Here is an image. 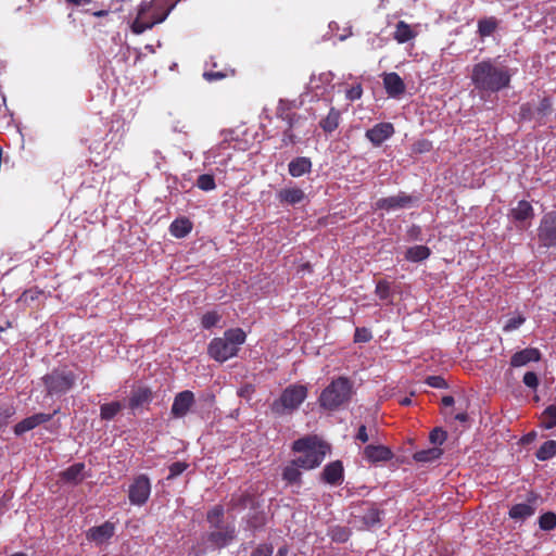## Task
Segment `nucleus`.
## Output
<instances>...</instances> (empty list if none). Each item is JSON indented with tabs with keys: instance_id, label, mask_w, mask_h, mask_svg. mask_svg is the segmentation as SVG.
Here are the masks:
<instances>
[{
	"instance_id": "1",
	"label": "nucleus",
	"mask_w": 556,
	"mask_h": 556,
	"mask_svg": "<svg viewBox=\"0 0 556 556\" xmlns=\"http://www.w3.org/2000/svg\"><path fill=\"white\" fill-rule=\"evenodd\" d=\"M513 73L507 65L497 64L492 59L476 63L471 68L470 80L479 93H497L510 86Z\"/></svg>"
},
{
	"instance_id": "2",
	"label": "nucleus",
	"mask_w": 556,
	"mask_h": 556,
	"mask_svg": "<svg viewBox=\"0 0 556 556\" xmlns=\"http://www.w3.org/2000/svg\"><path fill=\"white\" fill-rule=\"evenodd\" d=\"M292 450L301 455L295 459V464L304 470L317 468L330 452V446L319 440L316 435H306L295 440Z\"/></svg>"
},
{
	"instance_id": "3",
	"label": "nucleus",
	"mask_w": 556,
	"mask_h": 556,
	"mask_svg": "<svg viewBox=\"0 0 556 556\" xmlns=\"http://www.w3.org/2000/svg\"><path fill=\"white\" fill-rule=\"evenodd\" d=\"M245 338L247 334L241 328L228 329L223 338H214L210 342L207 353L219 363L226 362L238 354L239 346L245 342Z\"/></svg>"
},
{
	"instance_id": "4",
	"label": "nucleus",
	"mask_w": 556,
	"mask_h": 556,
	"mask_svg": "<svg viewBox=\"0 0 556 556\" xmlns=\"http://www.w3.org/2000/svg\"><path fill=\"white\" fill-rule=\"evenodd\" d=\"M352 394L353 382L348 377H338L321 391L318 402L325 409L334 410L350 402Z\"/></svg>"
},
{
	"instance_id": "5",
	"label": "nucleus",
	"mask_w": 556,
	"mask_h": 556,
	"mask_svg": "<svg viewBox=\"0 0 556 556\" xmlns=\"http://www.w3.org/2000/svg\"><path fill=\"white\" fill-rule=\"evenodd\" d=\"M305 386L294 383L282 390L280 396L270 404V410L276 416L290 415L296 410L307 397Z\"/></svg>"
},
{
	"instance_id": "6",
	"label": "nucleus",
	"mask_w": 556,
	"mask_h": 556,
	"mask_svg": "<svg viewBox=\"0 0 556 556\" xmlns=\"http://www.w3.org/2000/svg\"><path fill=\"white\" fill-rule=\"evenodd\" d=\"M77 377L72 370L54 368L42 377V382L49 396H61L71 391Z\"/></svg>"
},
{
	"instance_id": "7",
	"label": "nucleus",
	"mask_w": 556,
	"mask_h": 556,
	"mask_svg": "<svg viewBox=\"0 0 556 556\" xmlns=\"http://www.w3.org/2000/svg\"><path fill=\"white\" fill-rule=\"evenodd\" d=\"M151 489V481L147 475L141 473L135 477L128 488V500L130 504L143 506L150 497Z\"/></svg>"
},
{
	"instance_id": "8",
	"label": "nucleus",
	"mask_w": 556,
	"mask_h": 556,
	"mask_svg": "<svg viewBox=\"0 0 556 556\" xmlns=\"http://www.w3.org/2000/svg\"><path fill=\"white\" fill-rule=\"evenodd\" d=\"M237 539V529L232 523L214 528L207 533V542L215 548H225Z\"/></svg>"
},
{
	"instance_id": "9",
	"label": "nucleus",
	"mask_w": 556,
	"mask_h": 556,
	"mask_svg": "<svg viewBox=\"0 0 556 556\" xmlns=\"http://www.w3.org/2000/svg\"><path fill=\"white\" fill-rule=\"evenodd\" d=\"M418 197L401 191L396 195L379 199L376 202V208L389 212L397 208L410 207L418 202Z\"/></svg>"
},
{
	"instance_id": "10",
	"label": "nucleus",
	"mask_w": 556,
	"mask_h": 556,
	"mask_svg": "<svg viewBox=\"0 0 556 556\" xmlns=\"http://www.w3.org/2000/svg\"><path fill=\"white\" fill-rule=\"evenodd\" d=\"M538 231L539 240L544 247H556V212H549L542 217Z\"/></svg>"
},
{
	"instance_id": "11",
	"label": "nucleus",
	"mask_w": 556,
	"mask_h": 556,
	"mask_svg": "<svg viewBox=\"0 0 556 556\" xmlns=\"http://www.w3.org/2000/svg\"><path fill=\"white\" fill-rule=\"evenodd\" d=\"M538 495L530 493L526 503H518L510 507L508 516L515 521H525L536 511Z\"/></svg>"
},
{
	"instance_id": "12",
	"label": "nucleus",
	"mask_w": 556,
	"mask_h": 556,
	"mask_svg": "<svg viewBox=\"0 0 556 556\" xmlns=\"http://www.w3.org/2000/svg\"><path fill=\"white\" fill-rule=\"evenodd\" d=\"M59 413V409H55L52 414L37 413L29 417L24 418L20 422L14 426L15 435L20 437L27 431H30L38 427L39 425L46 424L50 421L54 415Z\"/></svg>"
},
{
	"instance_id": "13",
	"label": "nucleus",
	"mask_w": 556,
	"mask_h": 556,
	"mask_svg": "<svg viewBox=\"0 0 556 556\" xmlns=\"http://www.w3.org/2000/svg\"><path fill=\"white\" fill-rule=\"evenodd\" d=\"M394 134V126L389 122L378 123L372 128L367 129L365 137L375 146L380 147L386 140Z\"/></svg>"
},
{
	"instance_id": "14",
	"label": "nucleus",
	"mask_w": 556,
	"mask_h": 556,
	"mask_svg": "<svg viewBox=\"0 0 556 556\" xmlns=\"http://www.w3.org/2000/svg\"><path fill=\"white\" fill-rule=\"evenodd\" d=\"M195 402L193 392L185 390L176 394L170 413L176 418H181L187 415Z\"/></svg>"
},
{
	"instance_id": "15",
	"label": "nucleus",
	"mask_w": 556,
	"mask_h": 556,
	"mask_svg": "<svg viewBox=\"0 0 556 556\" xmlns=\"http://www.w3.org/2000/svg\"><path fill=\"white\" fill-rule=\"evenodd\" d=\"M357 508L362 522L366 528H371L380 522L383 511L375 503L362 502Z\"/></svg>"
},
{
	"instance_id": "16",
	"label": "nucleus",
	"mask_w": 556,
	"mask_h": 556,
	"mask_svg": "<svg viewBox=\"0 0 556 556\" xmlns=\"http://www.w3.org/2000/svg\"><path fill=\"white\" fill-rule=\"evenodd\" d=\"M115 533V525L111 521H105L100 526L90 528L87 533V540L100 545L110 540Z\"/></svg>"
},
{
	"instance_id": "17",
	"label": "nucleus",
	"mask_w": 556,
	"mask_h": 556,
	"mask_svg": "<svg viewBox=\"0 0 556 556\" xmlns=\"http://www.w3.org/2000/svg\"><path fill=\"white\" fill-rule=\"evenodd\" d=\"M343 464L341 460H334L325 466L320 478L325 483L338 485L343 481Z\"/></svg>"
},
{
	"instance_id": "18",
	"label": "nucleus",
	"mask_w": 556,
	"mask_h": 556,
	"mask_svg": "<svg viewBox=\"0 0 556 556\" xmlns=\"http://www.w3.org/2000/svg\"><path fill=\"white\" fill-rule=\"evenodd\" d=\"M363 453L369 463L388 462L393 458L392 451L384 445L369 444L364 448Z\"/></svg>"
},
{
	"instance_id": "19",
	"label": "nucleus",
	"mask_w": 556,
	"mask_h": 556,
	"mask_svg": "<svg viewBox=\"0 0 556 556\" xmlns=\"http://www.w3.org/2000/svg\"><path fill=\"white\" fill-rule=\"evenodd\" d=\"M541 359V352L535 348H526L516 352L510 357L511 367H521L531 362H539Z\"/></svg>"
},
{
	"instance_id": "20",
	"label": "nucleus",
	"mask_w": 556,
	"mask_h": 556,
	"mask_svg": "<svg viewBox=\"0 0 556 556\" xmlns=\"http://www.w3.org/2000/svg\"><path fill=\"white\" fill-rule=\"evenodd\" d=\"M383 86L388 96L392 98H397L405 91V84L397 73L386 74Z\"/></svg>"
},
{
	"instance_id": "21",
	"label": "nucleus",
	"mask_w": 556,
	"mask_h": 556,
	"mask_svg": "<svg viewBox=\"0 0 556 556\" xmlns=\"http://www.w3.org/2000/svg\"><path fill=\"white\" fill-rule=\"evenodd\" d=\"M153 399L152 390L148 387H139L136 390H132L131 395L129 397V407L132 410H136L144 405L151 403Z\"/></svg>"
},
{
	"instance_id": "22",
	"label": "nucleus",
	"mask_w": 556,
	"mask_h": 556,
	"mask_svg": "<svg viewBox=\"0 0 556 556\" xmlns=\"http://www.w3.org/2000/svg\"><path fill=\"white\" fill-rule=\"evenodd\" d=\"M288 170L292 177H301L312 170V161L306 156H298L289 163Z\"/></svg>"
},
{
	"instance_id": "23",
	"label": "nucleus",
	"mask_w": 556,
	"mask_h": 556,
	"mask_svg": "<svg viewBox=\"0 0 556 556\" xmlns=\"http://www.w3.org/2000/svg\"><path fill=\"white\" fill-rule=\"evenodd\" d=\"M41 296H45V291L38 287H33L23 291L16 303L26 307L38 306Z\"/></svg>"
},
{
	"instance_id": "24",
	"label": "nucleus",
	"mask_w": 556,
	"mask_h": 556,
	"mask_svg": "<svg viewBox=\"0 0 556 556\" xmlns=\"http://www.w3.org/2000/svg\"><path fill=\"white\" fill-rule=\"evenodd\" d=\"M277 198L280 203L295 205L304 200L305 193L300 188H285L277 193Z\"/></svg>"
},
{
	"instance_id": "25",
	"label": "nucleus",
	"mask_w": 556,
	"mask_h": 556,
	"mask_svg": "<svg viewBox=\"0 0 556 556\" xmlns=\"http://www.w3.org/2000/svg\"><path fill=\"white\" fill-rule=\"evenodd\" d=\"M192 223L187 217L176 218L169 226V232L177 239L187 237L192 230Z\"/></svg>"
},
{
	"instance_id": "26",
	"label": "nucleus",
	"mask_w": 556,
	"mask_h": 556,
	"mask_svg": "<svg viewBox=\"0 0 556 556\" xmlns=\"http://www.w3.org/2000/svg\"><path fill=\"white\" fill-rule=\"evenodd\" d=\"M535 122L539 126L545 125L546 118L553 113V101L549 97H543L534 106Z\"/></svg>"
},
{
	"instance_id": "27",
	"label": "nucleus",
	"mask_w": 556,
	"mask_h": 556,
	"mask_svg": "<svg viewBox=\"0 0 556 556\" xmlns=\"http://www.w3.org/2000/svg\"><path fill=\"white\" fill-rule=\"evenodd\" d=\"M340 121L341 112L332 106L327 116L320 119L319 126L326 134H331L339 127Z\"/></svg>"
},
{
	"instance_id": "28",
	"label": "nucleus",
	"mask_w": 556,
	"mask_h": 556,
	"mask_svg": "<svg viewBox=\"0 0 556 556\" xmlns=\"http://www.w3.org/2000/svg\"><path fill=\"white\" fill-rule=\"evenodd\" d=\"M417 31L412 28L409 24L404 21H399L395 25L393 38L399 43H405L417 37Z\"/></svg>"
},
{
	"instance_id": "29",
	"label": "nucleus",
	"mask_w": 556,
	"mask_h": 556,
	"mask_svg": "<svg viewBox=\"0 0 556 556\" xmlns=\"http://www.w3.org/2000/svg\"><path fill=\"white\" fill-rule=\"evenodd\" d=\"M84 470L85 464L76 463L62 471L61 478L65 482L77 484L84 480Z\"/></svg>"
},
{
	"instance_id": "30",
	"label": "nucleus",
	"mask_w": 556,
	"mask_h": 556,
	"mask_svg": "<svg viewBox=\"0 0 556 556\" xmlns=\"http://www.w3.org/2000/svg\"><path fill=\"white\" fill-rule=\"evenodd\" d=\"M302 467L295 464V459L291 460L282 470V479L288 484H301L302 483Z\"/></svg>"
},
{
	"instance_id": "31",
	"label": "nucleus",
	"mask_w": 556,
	"mask_h": 556,
	"mask_svg": "<svg viewBox=\"0 0 556 556\" xmlns=\"http://www.w3.org/2000/svg\"><path fill=\"white\" fill-rule=\"evenodd\" d=\"M224 518L225 509L222 505H215L206 513V521L211 529L226 526L227 523H224Z\"/></svg>"
},
{
	"instance_id": "32",
	"label": "nucleus",
	"mask_w": 556,
	"mask_h": 556,
	"mask_svg": "<svg viewBox=\"0 0 556 556\" xmlns=\"http://www.w3.org/2000/svg\"><path fill=\"white\" fill-rule=\"evenodd\" d=\"M511 216L517 222H525L529 218H532V205L526 200L519 201L517 206L511 210Z\"/></svg>"
},
{
	"instance_id": "33",
	"label": "nucleus",
	"mask_w": 556,
	"mask_h": 556,
	"mask_svg": "<svg viewBox=\"0 0 556 556\" xmlns=\"http://www.w3.org/2000/svg\"><path fill=\"white\" fill-rule=\"evenodd\" d=\"M431 254V251L426 245H414L406 250L405 258L407 261L418 263L427 260Z\"/></svg>"
},
{
	"instance_id": "34",
	"label": "nucleus",
	"mask_w": 556,
	"mask_h": 556,
	"mask_svg": "<svg viewBox=\"0 0 556 556\" xmlns=\"http://www.w3.org/2000/svg\"><path fill=\"white\" fill-rule=\"evenodd\" d=\"M498 27V21L494 16L484 17L478 21V34L480 38L490 37Z\"/></svg>"
},
{
	"instance_id": "35",
	"label": "nucleus",
	"mask_w": 556,
	"mask_h": 556,
	"mask_svg": "<svg viewBox=\"0 0 556 556\" xmlns=\"http://www.w3.org/2000/svg\"><path fill=\"white\" fill-rule=\"evenodd\" d=\"M443 451L440 447H430L414 453L413 458L417 463H429L439 459Z\"/></svg>"
},
{
	"instance_id": "36",
	"label": "nucleus",
	"mask_w": 556,
	"mask_h": 556,
	"mask_svg": "<svg viewBox=\"0 0 556 556\" xmlns=\"http://www.w3.org/2000/svg\"><path fill=\"white\" fill-rule=\"evenodd\" d=\"M123 407V404L118 401L104 403L100 406V417L102 420H112Z\"/></svg>"
},
{
	"instance_id": "37",
	"label": "nucleus",
	"mask_w": 556,
	"mask_h": 556,
	"mask_svg": "<svg viewBox=\"0 0 556 556\" xmlns=\"http://www.w3.org/2000/svg\"><path fill=\"white\" fill-rule=\"evenodd\" d=\"M535 456L539 460H548L556 456V441L547 440L545 441L536 451Z\"/></svg>"
},
{
	"instance_id": "38",
	"label": "nucleus",
	"mask_w": 556,
	"mask_h": 556,
	"mask_svg": "<svg viewBox=\"0 0 556 556\" xmlns=\"http://www.w3.org/2000/svg\"><path fill=\"white\" fill-rule=\"evenodd\" d=\"M255 497L253 494L249 492H243L239 495H232L230 500V506L232 508H241L244 509L248 506H254Z\"/></svg>"
},
{
	"instance_id": "39",
	"label": "nucleus",
	"mask_w": 556,
	"mask_h": 556,
	"mask_svg": "<svg viewBox=\"0 0 556 556\" xmlns=\"http://www.w3.org/2000/svg\"><path fill=\"white\" fill-rule=\"evenodd\" d=\"M266 525V516L264 513L256 511L249 516L247 520L248 528L253 531L262 530Z\"/></svg>"
},
{
	"instance_id": "40",
	"label": "nucleus",
	"mask_w": 556,
	"mask_h": 556,
	"mask_svg": "<svg viewBox=\"0 0 556 556\" xmlns=\"http://www.w3.org/2000/svg\"><path fill=\"white\" fill-rule=\"evenodd\" d=\"M542 426L545 429H553L556 427V405L547 406L543 412Z\"/></svg>"
},
{
	"instance_id": "41",
	"label": "nucleus",
	"mask_w": 556,
	"mask_h": 556,
	"mask_svg": "<svg viewBox=\"0 0 556 556\" xmlns=\"http://www.w3.org/2000/svg\"><path fill=\"white\" fill-rule=\"evenodd\" d=\"M539 527L544 531H551L556 528V514L553 511L544 513L539 518Z\"/></svg>"
},
{
	"instance_id": "42",
	"label": "nucleus",
	"mask_w": 556,
	"mask_h": 556,
	"mask_svg": "<svg viewBox=\"0 0 556 556\" xmlns=\"http://www.w3.org/2000/svg\"><path fill=\"white\" fill-rule=\"evenodd\" d=\"M195 186L203 191H211L216 188L215 178L210 174H202L198 177Z\"/></svg>"
},
{
	"instance_id": "43",
	"label": "nucleus",
	"mask_w": 556,
	"mask_h": 556,
	"mask_svg": "<svg viewBox=\"0 0 556 556\" xmlns=\"http://www.w3.org/2000/svg\"><path fill=\"white\" fill-rule=\"evenodd\" d=\"M376 295L380 300H388L392 295L391 283L384 279L379 280L376 285Z\"/></svg>"
},
{
	"instance_id": "44",
	"label": "nucleus",
	"mask_w": 556,
	"mask_h": 556,
	"mask_svg": "<svg viewBox=\"0 0 556 556\" xmlns=\"http://www.w3.org/2000/svg\"><path fill=\"white\" fill-rule=\"evenodd\" d=\"M15 415V407L12 404L0 405V429L5 427L11 417Z\"/></svg>"
},
{
	"instance_id": "45",
	"label": "nucleus",
	"mask_w": 556,
	"mask_h": 556,
	"mask_svg": "<svg viewBox=\"0 0 556 556\" xmlns=\"http://www.w3.org/2000/svg\"><path fill=\"white\" fill-rule=\"evenodd\" d=\"M219 320H220V315L215 311H211V312H206L202 316L201 325L204 329H211V328L215 327Z\"/></svg>"
},
{
	"instance_id": "46",
	"label": "nucleus",
	"mask_w": 556,
	"mask_h": 556,
	"mask_svg": "<svg viewBox=\"0 0 556 556\" xmlns=\"http://www.w3.org/2000/svg\"><path fill=\"white\" fill-rule=\"evenodd\" d=\"M520 121H535L534 105L530 102L522 103L519 108Z\"/></svg>"
},
{
	"instance_id": "47",
	"label": "nucleus",
	"mask_w": 556,
	"mask_h": 556,
	"mask_svg": "<svg viewBox=\"0 0 556 556\" xmlns=\"http://www.w3.org/2000/svg\"><path fill=\"white\" fill-rule=\"evenodd\" d=\"M286 119L288 122V129H291V130L303 127L307 121V118L305 116H302L296 113L288 114Z\"/></svg>"
},
{
	"instance_id": "48",
	"label": "nucleus",
	"mask_w": 556,
	"mask_h": 556,
	"mask_svg": "<svg viewBox=\"0 0 556 556\" xmlns=\"http://www.w3.org/2000/svg\"><path fill=\"white\" fill-rule=\"evenodd\" d=\"M525 321L526 317L522 314H518L517 316H514L506 321V324L503 327V330L505 332L514 331L518 329L521 325H523Z\"/></svg>"
},
{
	"instance_id": "49",
	"label": "nucleus",
	"mask_w": 556,
	"mask_h": 556,
	"mask_svg": "<svg viewBox=\"0 0 556 556\" xmlns=\"http://www.w3.org/2000/svg\"><path fill=\"white\" fill-rule=\"evenodd\" d=\"M188 464L185 463V462H175L173 463L169 467H168V470H169V473L167 476V480H173L175 479L176 477L180 476L187 468H188Z\"/></svg>"
},
{
	"instance_id": "50",
	"label": "nucleus",
	"mask_w": 556,
	"mask_h": 556,
	"mask_svg": "<svg viewBox=\"0 0 556 556\" xmlns=\"http://www.w3.org/2000/svg\"><path fill=\"white\" fill-rule=\"evenodd\" d=\"M447 438V433L446 431H444L442 428H434L430 434H429V440L432 444H438V445H442L444 443V441L446 440Z\"/></svg>"
},
{
	"instance_id": "51",
	"label": "nucleus",
	"mask_w": 556,
	"mask_h": 556,
	"mask_svg": "<svg viewBox=\"0 0 556 556\" xmlns=\"http://www.w3.org/2000/svg\"><path fill=\"white\" fill-rule=\"evenodd\" d=\"M274 546L269 543L258 544L250 554V556H273Z\"/></svg>"
},
{
	"instance_id": "52",
	"label": "nucleus",
	"mask_w": 556,
	"mask_h": 556,
	"mask_svg": "<svg viewBox=\"0 0 556 556\" xmlns=\"http://www.w3.org/2000/svg\"><path fill=\"white\" fill-rule=\"evenodd\" d=\"M349 536L350 531L344 527H336L334 529L331 530V539L336 542H346L349 540Z\"/></svg>"
},
{
	"instance_id": "53",
	"label": "nucleus",
	"mask_w": 556,
	"mask_h": 556,
	"mask_svg": "<svg viewBox=\"0 0 556 556\" xmlns=\"http://www.w3.org/2000/svg\"><path fill=\"white\" fill-rule=\"evenodd\" d=\"M371 332L367 328H356L354 333V342L366 343L371 340Z\"/></svg>"
},
{
	"instance_id": "54",
	"label": "nucleus",
	"mask_w": 556,
	"mask_h": 556,
	"mask_svg": "<svg viewBox=\"0 0 556 556\" xmlns=\"http://www.w3.org/2000/svg\"><path fill=\"white\" fill-rule=\"evenodd\" d=\"M426 383L431 388L444 389L447 388L445 379L441 376H429L426 379Z\"/></svg>"
},
{
	"instance_id": "55",
	"label": "nucleus",
	"mask_w": 556,
	"mask_h": 556,
	"mask_svg": "<svg viewBox=\"0 0 556 556\" xmlns=\"http://www.w3.org/2000/svg\"><path fill=\"white\" fill-rule=\"evenodd\" d=\"M522 381L528 388L535 390L539 387V378L534 371H527L523 375Z\"/></svg>"
},
{
	"instance_id": "56",
	"label": "nucleus",
	"mask_w": 556,
	"mask_h": 556,
	"mask_svg": "<svg viewBox=\"0 0 556 556\" xmlns=\"http://www.w3.org/2000/svg\"><path fill=\"white\" fill-rule=\"evenodd\" d=\"M432 142L427 139L418 140L414 143V152L416 153H426L431 151Z\"/></svg>"
},
{
	"instance_id": "57",
	"label": "nucleus",
	"mask_w": 556,
	"mask_h": 556,
	"mask_svg": "<svg viewBox=\"0 0 556 556\" xmlns=\"http://www.w3.org/2000/svg\"><path fill=\"white\" fill-rule=\"evenodd\" d=\"M363 94V89L361 85L352 86L346 90V99L350 101L358 100Z\"/></svg>"
},
{
	"instance_id": "58",
	"label": "nucleus",
	"mask_w": 556,
	"mask_h": 556,
	"mask_svg": "<svg viewBox=\"0 0 556 556\" xmlns=\"http://www.w3.org/2000/svg\"><path fill=\"white\" fill-rule=\"evenodd\" d=\"M227 76L226 73L222 72V71H208V72H205L203 74V77L207 80V81H216V80H220L223 78H225Z\"/></svg>"
},
{
	"instance_id": "59",
	"label": "nucleus",
	"mask_w": 556,
	"mask_h": 556,
	"mask_svg": "<svg viewBox=\"0 0 556 556\" xmlns=\"http://www.w3.org/2000/svg\"><path fill=\"white\" fill-rule=\"evenodd\" d=\"M282 142L283 144L288 146V144H294L296 142V136L295 134L293 132V130L291 129H286L283 131V136H282Z\"/></svg>"
},
{
	"instance_id": "60",
	"label": "nucleus",
	"mask_w": 556,
	"mask_h": 556,
	"mask_svg": "<svg viewBox=\"0 0 556 556\" xmlns=\"http://www.w3.org/2000/svg\"><path fill=\"white\" fill-rule=\"evenodd\" d=\"M356 439L359 440L362 443H366L369 440V437L367 434V428L365 425H362L358 428Z\"/></svg>"
},
{
	"instance_id": "61",
	"label": "nucleus",
	"mask_w": 556,
	"mask_h": 556,
	"mask_svg": "<svg viewBox=\"0 0 556 556\" xmlns=\"http://www.w3.org/2000/svg\"><path fill=\"white\" fill-rule=\"evenodd\" d=\"M455 403V400L451 395H445L442 397V404L444 406H452Z\"/></svg>"
},
{
	"instance_id": "62",
	"label": "nucleus",
	"mask_w": 556,
	"mask_h": 556,
	"mask_svg": "<svg viewBox=\"0 0 556 556\" xmlns=\"http://www.w3.org/2000/svg\"><path fill=\"white\" fill-rule=\"evenodd\" d=\"M64 1L68 4L76 5V7L84 5V4H87L90 2V0H64Z\"/></svg>"
},
{
	"instance_id": "63",
	"label": "nucleus",
	"mask_w": 556,
	"mask_h": 556,
	"mask_svg": "<svg viewBox=\"0 0 556 556\" xmlns=\"http://www.w3.org/2000/svg\"><path fill=\"white\" fill-rule=\"evenodd\" d=\"M455 419L460 422H466L468 420V414L466 412H462L455 415Z\"/></svg>"
},
{
	"instance_id": "64",
	"label": "nucleus",
	"mask_w": 556,
	"mask_h": 556,
	"mask_svg": "<svg viewBox=\"0 0 556 556\" xmlns=\"http://www.w3.org/2000/svg\"><path fill=\"white\" fill-rule=\"evenodd\" d=\"M289 553V548L287 545H282L278 548L276 556H287Z\"/></svg>"
}]
</instances>
